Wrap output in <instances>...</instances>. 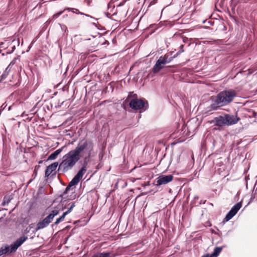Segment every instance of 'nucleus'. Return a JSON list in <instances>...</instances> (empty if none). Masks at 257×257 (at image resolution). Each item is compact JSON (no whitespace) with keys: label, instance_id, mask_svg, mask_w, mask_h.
Listing matches in <instances>:
<instances>
[{"label":"nucleus","instance_id":"obj_19","mask_svg":"<svg viewBox=\"0 0 257 257\" xmlns=\"http://www.w3.org/2000/svg\"><path fill=\"white\" fill-rule=\"evenodd\" d=\"M110 253L109 252L101 253L98 254H95L92 257H109Z\"/></svg>","mask_w":257,"mask_h":257},{"label":"nucleus","instance_id":"obj_12","mask_svg":"<svg viewBox=\"0 0 257 257\" xmlns=\"http://www.w3.org/2000/svg\"><path fill=\"white\" fill-rule=\"evenodd\" d=\"M165 64H166V62H163L162 59L159 58L153 67V72L154 73L159 72L161 69L163 68Z\"/></svg>","mask_w":257,"mask_h":257},{"label":"nucleus","instance_id":"obj_2","mask_svg":"<svg viewBox=\"0 0 257 257\" xmlns=\"http://www.w3.org/2000/svg\"><path fill=\"white\" fill-rule=\"evenodd\" d=\"M236 95V94L234 90L232 89L224 90L216 95L215 99L211 105V108L216 110L218 107L225 106L230 103Z\"/></svg>","mask_w":257,"mask_h":257},{"label":"nucleus","instance_id":"obj_21","mask_svg":"<svg viewBox=\"0 0 257 257\" xmlns=\"http://www.w3.org/2000/svg\"><path fill=\"white\" fill-rule=\"evenodd\" d=\"M63 13V11H60L59 12H58V13H56L55 14V15H54L53 16V17L54 18H57L58 17H59L62 13Z\"/></svg>","mask_w":257,"mask_h":257},{"label":"nucleus","instance_id":"obj_24","mask_svg":"<svg viewBox=\"0 0 257 257\" xmlns=\"http://www.w3.org/2000/svg\"><path fill=\"white\" fill-rule=\"evenodd\" d=\"M202 257H211V256H209V254H207V255H204V256H202Z\"/></svg>","mask_w":257,"mask_h":257},{"label":"nucleus","instance_id":"obj_10","mask_svg":"<svg viewBox=\"0 0 257 257\" xmlns=\"http://www.w3.org/2000/svg\"><path fill=\"white\" fill-rule=\"evenodd\" d=\"M211 122L214 123L215 125L219 126L226 125L225 115L216 117L212 120Z\"/></svg>","mask_w":257,"mask_h":257},{"label":"nucleus","instance_id":"obj_15","mask_svg":"<svg viewBox=\"0 0 257 257\" xmlns=\"http://www.w3.org/2000/svg\"><path fill=\"white\" fill-rule=\"evenodd\" d=\"M163 62H166V63L170 62L172 60V57H169L168 55H165L164 56L160 57Z\"/></svg>","mask_w":257,"mask_h":257},{"label":"nucleus","instance_id":"obj_7","mask_svg":"<svg viewBox=\"0 0 257 257\" xmlns=\"http://www.w3.org/2000/svg\"><path fill=\"white\" fill-rule=\"evenodd\" d=\"M242 206L241 201L238 202L235 205H234L230 209V210L228 212V213L226 215L224 220L226 221H228L230 220L238 212V211L240 209Z\"/></svg>","mask_w":257,"mask_h":257},{"label":"nucleus","instance_id":"obj_5","mask_svg":"<svg viewBox=\"0 0 257 257\" xmlns=\"http://www.w3.org/2000/svg\"><path fill=\"white\" fill-rule=\"evenodd\" d=\"M86 172V169L84 168H81L80 170L78 172L77 174L74 176L72 180L70 181L68 186L66 187V190L69 189V188L73 186L77 185L80 179L82 178L83 176Z\"/></svg>","mask_w":257,"mask_h":257},{"label":"nucleus","instance_id":"obj_6","mask_svg":"<svg viewBox=\"0 0 257 257\" xmlns=\"http://www.w3.org/2000/svg\"><path fill=\"white\" fill-rule=\"evenodd\" d=\"M130 106L134 110H140L145 106V101L144 99L137 98L133 99L130 102Z\"/></svg>","mask_w":257,"mask_h":257},{"label":"nucleus","instance_id":"obj_17","mask_svg":"<svg viewBox=\"0 0 257 257\" xmlns=\"http://www.w3.org/2000/svg\"><path fill=\"white\" fill-rule=\"evenodd\" d=\"M12 65V63H11L7 67V68L6 69L4 73L1 76L2 78H5L7 75L8 74L9 72L11 71V66Z\"/></svg>","mask_w":257,"mask_h":257},{"label":"nucleus","instance_id":"obj_13","mask_svg":"<svg viewBox=\"0 0 257 257\" xmlns=\"http://www.w3.org/2000/svg\"><path fill=\"white\" fill-rule=\"evenodd\" d=\"M64 148V147H62V148L54 152L48 157V159L50 160H55L57 157L58 155H59L62 152Z\"/></svg>","mask_w":257,"mask_h":257},{"label":"nucleus","instance_id":"obj_23","mask_svg":"<svg viewBox=\"0 0 257 257\" xmlns=\"http://www.w3.org/2000/svg\"><path fill=\"white\" fill-rule=\"evenodd\" d=\"M75 11H72L73 13H79V11L77 9H74Z\"/></svg>","mask_w":257,"mask_h":257},{"label":"nucleus","instance_id":"obj_4","mask_svg":"<svg viewBox=\"0 0 257 257\" xmlns=\"http://www.w3.org/2000/svg\"><path fill=\"white\" fill-rule=\"evenodd\" d=\"M58 214L59 211L58 210H52L48 216L37 223L36 228V230H40L47 227L52 221L54 217Z\"/></svg>","mask_w":257,"mask_h":257},{"label":"nucleus","instance_id":"obj_16","mask_svg":"<svg viewBox=\"0 0 257 257\" xmlns=\"http://www.w3.org/2000/svg\"><path fill=\"white\" fill-rule=\"evenodd\" d=\"M84 152L87 153V154L88 155V153L87 152L84 151ZM83 153H84V152ZM90 157V156L88 157V155L87 157H86L84 158V163L83 164V166L82 167V168H84L85 169H87V166L88 165V160H89Z\"/></svg>","mask_w":257,"mask_h":257},{"label":"nucleus","instance_id":"obj_22","mask_svg":"<svg viewBox=\"0 0 257 257\" xmlns=\"http://www.w3.org/2000/svg\"><path fill=\"white\" fill-rule=\"evenodd\" d=\"M183 47H184V45H181L180 46V50H179V51L178 52H177V55H179L180 53H182L184 52V49H183Z\"/></svg>","mask_w":257,"mask_h":257},{"label":"nucleus","instance_id":"obj_25","mask_svg":"<svg viewBox=\"0 0 257 257\" xmlns=\"http://www.w3.org/2000/svg\"><path fill=\"white\" fill-rule=\"evenodd\" d=\"M67 10L70 11H71L72 9L70 8H68V9H67Z\"/></svg>","mask_w":257,"mask_h":257},{"label":"nucleus","instance_id":"obj_20","mask_svg":"<svg viewBox=\"0 0 257 257\" xmlns=\"http://www.w3.org/2000/svg\"><path fill=\"white\" fill-rule=\"evenodd\" d=\"M75 207V203H73L70 206V207L65 212H64V214H65L66 215H67L68 214H69L73 209V208Z\"/></svg>","mask_w":257,"mask_h":257},{"label":"nucleus","instance_id":"obj_8","mask_svg":"<svg viewBox=\"0 0 257 257\" xmlns=\"http://www.w3.org/2000/svg\"><path fill=\"white\" fill-rule=\"evenodd\" d=\"M173 179L172 175H161L156 178V185L157 186L167 184Z\"/></svg>","mask_w":257,"mask_h":257},{"label":"nucleus","instance_id":"obj_1","mask_svg":"<svg viewBox=\"0 0 257 257\" xmlns=\"http://www.w3.org/2000/svg\"><path fill=\"white\" fill-rule=\"evenodd\" d=\"M93 149V145L91 142L86 140L80 142L75 149L63 156L62 161L59 165L58 170L65 173L71 170L80 159L83 152H87L89 157Z\"/></svg>","mask_w":257,"mask_h":257},{"label":"nucleus","instance_id":"obj_9","mask_svg":"<svg viewBox=\"0 0 257 257\" xmlns=\"http://www.w3.org/2000/svg\"><path fill=\"white\" fill-rule=\"evenodd\" d=\"M226 125H230L236 123L239 118L236 115L225 114Z\"/></svg>","mask_w":257,"mask_h":257},{"label":"nucleus","instance_id":"obj_3","mask_svg":"<svg viewBox=\"0 0 257 257\" xmlns=\"http://www.w3.org/2000/svg\"><path fill=\"white\" fill-rule=\"evenodd\" d=\"M28 238L26 236H22L17 239L10 246L6 245L4 248L0 249V256L7 254L16 251L17 248L21 245V244Z\"/></svg>","mask_w":257,"mask_h":257},{"label":"nucleus","instance_id":"obj_14","mask_svg":"<svg viewBox=\"0 0 257 257\" xmlns=\"http://www.w3.org/2000/svg\"><path fill=\"white\" fill-rule=\"evenodd\" d=\"M223 247H216L214 248V251L212 254V256H214L215 257H217L221 251L222 250Z\"/></svg>","mask_w":257,"mask_h":257},{"label":"nucleus","instance_id":"obj_18","mask_svg":"<svg viewBox=\"0 0 257 257\" xmlns=\"http://www.w3.org/2000/svg\"><path fill=\"white\" fill-rule=\"evenodd\" d=\"M66 216V215H65V214H64L63 213V214L59 218H58L56 219V221L54 223V224L55 225L58 224L60 222H61L64 219Z\"/></svg>","mask_w":257,"mask_h":257},{"label":"nucleus","instance_id":"obj_11","mask_svg":"<svg viewBox=\"0 0 257 257\" xmlns=\"http://www.w3.org/2000/svg\"><path fill=\"white\" fill-rule=\"evenodd\" d=\"M58 166V162H54L52 164L48 166L45 171V175L46 177H48L51 174L56 170Z\"/></svg>","mask_w":257,"mask_h":257}]
</instances>
